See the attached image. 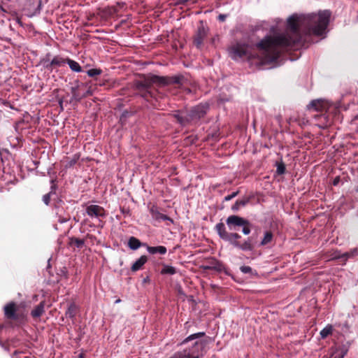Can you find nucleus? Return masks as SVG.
I'll return each mask as SVG.
<instances>
[{"label": "nucleus", "instance_id": "obj_1", "mask_svg": "<svg viewBox=\"0 0 358 358\" xmlns=\"http://www.w3.org/2000/svg\"><path fill=\"white\" fill-rule=\"evenodd\" d=\"M331 13L329 10L308 15H293L287 19V29L265 36L256 45L265 62H274L283 50L292 48L301 41V31L306 34L321 36L326 30Z\"/></svg>", "mask_w": 358, "mask_h": 358}, {"label": "nucleus", "instance_id": "obj_2", "mask_svg": "<svg viewBox=\"0 0 358 358\" xmlns=\"http://www.w3.org/2000/svg\"><path fill=\"white\" fill-rule=\"evenodd\" d=\"M208 106L207 104H200L194 107L187 113H178L175 115L177 121L182 125L196 123L206 114Z\"/></svg>", "mask_w": 358, "mask_h": 358}, {"label": "nucleus", "instance_id": "obj_3", "mask_svg": "<svg viewBox=\"0 0 358 358\" xmlns=\"http://www.w3.org/2000/svg\"><path fill=\"white\" fill-rule=\"evenodd\" d=\"M157 83V76H149L138 80L135 83L136 88L141 96L148 101L155 100V85Z\"/></svg>", "mask_w": 358, "mask_h": 358}, {"label": "nucleus", "instance_id": "obj_4", "mask_svg": "<svg viewBox=\"0 0 358 358\" xmlns=\"http://www.w3.org/2000/svg\"><path fill=\"white\" fill-rule=\"evenodd\" d=\"M229 53L234 60L243 58L250 59L255 57L252 53V47L238 43L229 48Z\"/></svg>", "mask_w": 358, "mask_h": 358}, {"label": "nucleus", "instance_id": "obj_5", "mask_svg": "<svg viewBox=\"0 0 358 358\" xmlns=\"http://www.w3.org/2000/svg\"><path fill=\"white\" fill-rule=\"evenodd\" d=\"M215 229L222 239L229 241L231 244L232 242L241 238V236L237 233H228L222 222L217 223L215 226Z\"/></svg>", "mask_w": 358, "mask_h": 358}, {"label": "nucleus", "instance_id": "obj_6", "mask_svg": "<svg viewBox=\"0 0 358 358\" xmlns=\"http://www.w3.org/2000/svg\"><path fill=\"white\" fill-rule=\"evenodd\" d=\"M86 213L91 218H100L106 217V211L104 208L98 205H89L85 209Z\"/></svg>", "mask_w": 358, "mask_h": 358}, {"label": "nucleus", "instance_id": "obj_7", "mask_svg": "<svg viewBox=\"0 0 358 358\" xmlns=\"http://www.w3.org/2000/svg\"><path fill=\"white\" fill-rule=\"evenodd\" d=\"M66 64V59L62 57L59 55H57L49 62L48 59H43L44 67L48 70H52L54 68L63 66Z\"/></svg>", "mask_w": 358, "mask_h": 358}, {"label": "nucleus", "instance_id": "obj_8", "mask_svg": "<svg viewBox=\"0 0 358 358\" xmlns=\"http://www.w3.org/2000/svg\"><path fill=\"white\" fill-rule=\"evenodd\" d=\"M226 223L229 229H235L236 227L248 224V220L238 215H230L226 220Z\"/></svg>", "mask_w": 358, "mask_h": 358}, {"label": "nucleus", "instance_id": "obj_9", "mask_svg": "<svg viewBox=\"0 0 358 358\" xmlns=\"http://www.w3.org/2000/svg\"><path fill=\"white\" fill-rule=\"evenodd\" d=\"M78 92H75V89H73V96L78 99H82L88 96H91L93 94L91 86H89L87 83H81L78 85Z\"/></svg>", "mask_w": 358, "mask_h": 358}, {"label": "nucleus", "instance_id": "obj_10", "mask_svg": "<svg viewBox=\"0 0 358 358\" xmlns=\"http://www.w3.org/2000/svg\"><path fill=\"white\" fill-rule=\"evenodd\" d=\"M206 36L207 29L203 25L199 27L194 37V43L198 48H201V46L202 45L203 42Z\"/></svg>", "mask_w": 358, "mask_h": 358}, {"label": "nucleus", "instance_id": "obj_11", "mask_svg": "<svg viewBox=\"0 0 358 358\" xmlns=\"http://www.w3.org/2000/svg\"><path fill=\"white\" fill-rule=\"evenodd\" d=\"M3 311L5 317L8 319L15 320L17 318V306L14 302L7 303L3 308Z\"/></svg>", "mask_w": 358, "mask_h": 358}, {"label": "nucleus", "instance_id": "obj_12", "mask_svg": "<svg viewBox=\"0 0 358 358\" xmlns=\"http://www.w3.org/2000/svg\"><path fill=\"white\" fill-rule=\"evenodd\" d=\"M357 253H358V250L357 248H355V249L352 250L350 252H345L342 255H340L338 252H336L332 255L331 259H341L343 262V264H345V262L349 258L355 257L357 255Z\"/></svg>", "mask_w": 358, "mask_h": 358}, {"label": "nucleus", "instance_id": "obj_13", "mask_svg": "<svg viewBox=\"0 0 358 358\" xmlns=\"http://www.w3.org/2000/svg\"><path fill=\"white\" fill-rule=\"evenodd\" d=\"M148 261V257L145 255H142L139 259H138L131 266V271L135 272L140 269L141 267L145 264Z\"/></svg>", "mask_w": 358, "mask_h": 358}, {"label": "nucleus", "instance_id": "obj_14", "mask_svg": "<svg viewBox=\"0 0 358 358\" xmlns=\"http://www.w3.org/2000/svg\"><path fill=\"white\" fill-rule=\"evenodd\" d=\"M45 302L41 301L38 306H36L31 312V315L33 317H41L45 311Z\"/></svg>", "mask_w": 358, "mask_h": 358}, {"label": "nucleus", "instance_id": "obj_15", "mask_svg": "<svg viewBox=\"0 0 358 358\" xmlns=\"http://www.w3.org/2000/svg\"><path fill=\"white\" fill-rule=\"evenodd\" d=\"M128 247L133 250H136L139 248L141 246L145 245V244L142 243L138 238L134 236H131L128 240Z\"/></svg>", "mask_w": 358, "mask_h": 358}, {"label": "nucleus", "instance_id": "obj_16", "mask_svg": "<svg viewBox=\"0 0 358 358\" xmlns=\"http://www.w3.org/2000/svg\"><path fill=\"white\" fill-rule=\"evenodd\" d=\"M250 201V198L248 196L243 197L241 199L237 200L236 203L231 206L233 211H237L240 208L245 206Z\"/></svg>", "mask_w": 358, "mask_h": 358}, {"label": "nucleus", "instance_id": "obj_17", "mask_svg": "<svg viewBox=\"0 0 358 358\" xmlns=\"http://www.w3.org/2000/svg\"><path fill=\"white\" fill-rule=\"evenodd\" d=\"M66 64H69V68L71 69V70L72 71L77 72V73L82 71V68L78 62H77L71 59L66 58Z\"/></svg>", "mask_w": 358, "mask_h": 358}, {"label": "nucleus", "instance_id": "obj_18", "mask_svg": "<svg viewBox=\"0 0 358 358\" xmlns=\"http://www.w3.org/2000/svg\"><path fill=\"white\" fill-rule=\"evenodd\" d=\"M232 245L235 247L239 248L243 250H252V246L250 241H245L243 244H240L237 241L232 242Z\"/></svg>", "mask_w": 358, "mask_h": 358}, {"label": "nucleus", "instance_id": "obj_19", "mask_svg": "<svg viewBox=\"0 0 358 358\" xmlns=\"http://www.w3.org/2000/svg\"><path fill=\"white\" fill-rule=\"evenodd\" d=\"M176 268L171 266L164 265V267L162 268L160 273L162 275H172L176 273Z\"/></svg>", "mask_w": 358, "mask_h": 358}, {"label": "nucleus", "instance_id": "obj_20", "mask_svg": "<svg viewBox=\"0 0 358 358\" xmlns=\"http://www.w3.org/2000/svg\"><path fill=\"white\" fill-rule=\"evenodd\" d=\"M308 107L314 108L315 110H322L323 109V102L320 100H315L310 102Z\"/></svg>", "mask_w": 358, "mask_h": 358}, {"label": "nucleus", "instance_id": "obj_21", "mask_svg": "<svg viewBox=\"0 0 358 358\" xmlns=\"http://www.w3.org/2000/svg\"><path fill=\"white\" fill-rule=\"evenodd\" d=\"M332 331H333V327L331 325H327L320 331V336H321L322 338H325L329 335L331 334Z\"/></svg>", "mask_w": 358, "mask_h": 358}, {"label": "nucleus", "instance_id": "obj_22", "mask_svg": "<svg viewBox=\"0 0 358 358\" xmlns=\"http://www.w3.org/2000/svg\"><path fill=\"white\" fill-rule=\"evenodd\" d=\"M76 306L74 304H71L66 311V316L70 318H73L76 315Z\"/></svg>", "mask_w": 358, "mask_h": 358}, {"label": "nucleus", "instance_id": "obj_23", "mask_svg": "<svg viewBox=\"0 0 358 358\" xmlns=\"http://www.w3.org/2000/svg\"><path fill=\"white\" fill-rule=\"evenodd\" d=\"M272 238H273V234L271 231H266L264 234V236L262 241H261V245H267L272 241Z\"/></svg>", "mask_w": 358, "mask_h": 358}, {"label": "nucleus", "instance_id": "obj_24", "mask_svg": "<svg viewBox=\"0 0 358 358\" xmlns=\"http://www.w3.org/2000/svg\"><path fill=\"white\" fill-rule=\"evenodd\" d=\"M205 335V334L203 332H199V333H196V334H193L190 336H189L187 338H186L184 341H183V343H185L189 341H192V340H194V339H196V338H201L203 337V336Z\"/></svg>", "mask_w": 358, "mask_h": 358}, {"label": "nucleus", "instance_id": "obj_25", "mask_svg": "<svg viewBox=\"0 0 358 358\" xmlns=\"http://www.w3.org/2000/svg\"><path fill=\"white\" fill-rule=\"evenodd\" d=\"M71 243L76 245L77 248H80L84 245L85 241L83 239L73 238L71 239Z\"/></svg>", "mask_w": 358, "mask_h": 358}, {"label": "nucleus", "instance_id": "obj_26", "mask_svg": "<svg viewBox=\"0 0 358 358\" xmlns=\"http://www.w3.org/2000/svg\"><path fill=\"white\" fill-rule=\"evenodd\" d=\"M102 71L99 69H92L87 71V75L90 77H94L96 76H99L101 74Z\"/></svg>", "mask_w": 358, "mask_h": 358}, {"label": "nucleus", "instance_id": "obj_27", "mask_svg": "<svg viewBox=\"0 0 358 358\" xmlns=\"http://www.w3.org/2000/svg\"><path fill=\"white\" fill-rule=\"evenodd\" d=\"M157 81H158V86L161 85H167L169 83L170 79L168 78H166V77L158 76Z\"/></svg>", "mask_w": 358, "mask_h": 358}, {"label": "nucleus", "instance_id": "obj_28", "mask_svg": "<svg viewBox=\"0 0 358 358\" xmlns=\"http://www.w3.org/2000/svg\"><path fill=\"white\" fill-rule=\"evenodd\" d=\"M285 171V166L283 164H278L277 166V173L278 174H283Z\"/></svg>", "mask_w": 358, "mask_h": 358}, {"label": "nucleus", "instance_id": "obj_29", "mask_svg": "<svg viewBox=\"0 0 358 358\" xmlns=\"http://www.w3.org/2000/svg\"><path fill=\"white\" fill-rule=\"evenodd\" d=\"M241 227H243V233L245 235H248L250 233V222H248V224H243Z\"/></svg>", "mask_w": 358, "mask_h": 358}, {"label": "nucleus", "instance_id": "obj_30", "mask_svg": "<svg viewBox=\"0 0 358 358\" xmlns=\"http://www.w3.org/2000/svg\"><path fill=\"white\" fill-rule=\"evenodd\" d=\"M240 270L241 271V272H243V273H251L252 271V268L251 267L248 266H243L240 268Z\"/></svg>", "mask_w": 358, "mask_h": 358}, {"label": "nucleus", "instance_id": "obj_31", "mask_svg": "<svg viewBox=\"0 0 358 358\" xmlns=\"http://www.w3.org/2000/svg\"><path fill=\"white\" fill-rule=\"evenodd\" d=\"M159 220H168L170 222H172V220L170 218H169L166 215L158 213V221Z\"/></svg>", "mask_w": 358, "mask_h": 358}, {"label": "nucleus", "instance_id": "obj_32", "mask_svg": "<svg viewBox=\"0 0 358 358\" xmlns=\"http://www.w3.org/2000/svg\"><path fill=\"white\" fill-rule=\"evenodd\" d=\"M50 193L46 194L43 196V201L46 204L48 205L50 201Z\"/></svg>", "mask_w": 358, "mask_h": 358}, {"label": "nucleus", "instance_id": "obj_33", "mask_svg": "<svg viewBox=\"0 0 358 358\" xmlns=\"http://www.w3.org/2000/svg\"><path fill=\"white\" fill-rule=\"evenodd\" d=\"M238 192H233L230 195H228V196H225L224 197V201H230L231 199H232L233 198L236 196L238 195Z\"/></svg>", "mask_w": 358, "mask_h": 358}, {"label": "nucleus", "instance_id": "obj_34", "mask_svg": "<svg viewBox=\"0 0 358 358\" xmlns=\"http://www.w3.org/2000/svg\"><path fill=\"white\" fill-rule=\"evenodd\" d=\"M158 254L164 255L166 252V248L164 246H158Z\"/></svg>", "mask_w": 358, "mask_h": 358}, {"label": "nucleus", "instance_id": "obj_35", "mask_svg": "<svg viewBox=\"0 0 358 358\" xmlns=\"http://www.w3.org/2000/svg\"><path fill=\"white\" fill-rule=\"evenodd\" d=\"M148 251L151 254L157 253V247H147Z\"/></svg>", "mask_w": 358, "mask_h": 358}, {"label": "nucleus", "instance_id": "obj_36", "mask_svg": "<svg viewBox=\"0 0 358 358\" xmlns=\"http://www.w3.org/2000/svg\"><path fill=\"white\" fill-rule=\"evenodd\" d=\"M69 220V217H64L63 219H59V221L61 222V223H63V222H66L67 220Z\"/></svg>", "mask_w": 358, "mask_h": 358}, {"label": "nucleus", "instance_id": "obj_37", "mask_svg": "<svg viewBox=\"0 0 358 358\" xmlns=\"http://www.w3.org/2000/svg\"><path fill=\"white\" fill-rule=\"evenodd\" d=\"M76 159H73V160H71V161L69 162V166H73V164H76Z\"/></svg>", "mask_w": 358, "mask_h": 358}, {"label": "nucleus", "instance_id": "obj_38", "mask_svg": "<svg viewBox=\"0 0 358 358\" xmlns=\"http://www.w3.org/2000/svg\"><path fill=\"white\" fill-rule=\"evenodd\" d=\"M219 20H221V21H224V19H225V16L223 15H220L219 17H218Z\"/></svg>", "mask_w": 358, "mask_h": 358}, {"label": "nucleus", "instance_id": "obj_39", "mask_svg": "<svg viewBox=\"0 0 358 358\" xmlns=\"http://www.w3.org/2000/svg\"><path fill=\"white\" fill-rule=\"evenodd\" d=\"M338 179H335L334 181V185H336L337 184V182H338Z\"/></svg>", "mask_w": 358, "mask_h": 358}, {"label": "nucleus", "instance_id": "obj_40", "mask_svg": "<svg viewBox=\"0 0 358 358\" xmlns=\"http://www.w3.org/2000/svg\"><path fill=\"white\" fill-rule=\"evenodd\" d=\"M151 212H152V214H153V215H155V212H154V209H153V208H151Z\"/></svg>", "mask_w": 358, "mask_h": 358}, {"label": "nucleus", "instance_id": "obj_41", "mask_svg": "<svg viewBox=\"0 0 358 358\" xmlns=\"http://www.w3.org/2000/svg\"><path fill=\"white\" fill-rule=\"evenodd\" d=\"M120 299H117V300L115 301V303H120Z\"/></svg>", "mask_w": 358, "mask_h": 358}, {"label": "nucleus", "instance_id": "obj_42", "mask_svg": "<svg viewBox=\"0 0 358 358\" xmlns=\"http://www.w3.org/2000/svg\"><path fill=\"white\" fill-rule=\"evenodd\" d=\"M80 358H83V355H80Z\"/></svg>", "mask_w": 358, "mask_h": 358}, {"label": "nucleus", "instance_id": "obj_43", "mask_svg": "<svg viewBox=\"0 0 358 358\" xmlns=\"http://www.w3.org/2000/svg\"><path fill=\"white\" fill-rule=\"evenodd\" d=\"M340 358H343V357H340Z\"/></svg>", "mask_w": 358, "mask_h": 358}]
</instances>
